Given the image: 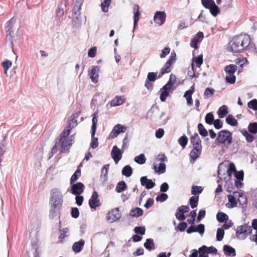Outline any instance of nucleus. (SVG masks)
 Instances as JSON below:
<instances>
[{
	"mask_svg": "<svg viewBox=\"0 0 257 257\" xmlns=\"http://www.w3.org/2000/svg\"><path fill=\"white\" fill-rule=\"evenodd\" d=\"M63 203V197L59 189L55 188L50 191V198L49 205V217L50 219H54L58 215L60 214L61 210Z\"/></svg>",
	"mask_w": 257,
	"mask_h": 257,
	"instance_id": "nucleus-1",
	"label": "nucleus"
},
{
	"mask_svg": "<svg viewBox=\"0 0 257 257\" xmlns=\"http://www.w3.org/2000/svg\"><path fill=\"white\" fill-rule=\"evenodd\" d=\"M232 142V134L231 132L227 130H223L220 131L217 135L215 140V144L217 146L223 144L226 148L228 147V145L231 144Z\"/></svg>",
	"mask_w": 257,
	"mask_h": 257,
	"instance_id": "nucleus-2",
	"label": "nucleus"
},
{
	"mask_svg": "<svg viewBox=\"0 0 257 257\" xmlns=\"http://www.w3.org/2000/svg\"><path fill=\"white\" fill-rule=\"evenodd\" d=\"M252 230L250 226L247 223L238 226L237 230L235 232L236 237L240 240L245 239L248 235L251 233Z\"/></svg>",
	"mask_w": 257,
	"mask_h": 257,
	"instance_id": "nucleus-3",
	"label": "nucleus"
},
{
	"mask_svg": "<svg viewBox=\"0 0 257 257\" xmlns=\"http://www.w3.org/2000/svg\"><path fill=\"white\" fill-rule=\"evenodd\" d=\"M85 188L84 185L80 182L70 184V188L68 189L67 192L74 195H81Z\"/></svg>",
	"mask_w": 257,
	"mask_h": 257,
	"instance_id": "nucleus-4",
	"label": "nucleus"
},
{
	"mask_svg": "<svg viewBox=\"0 0 257 257\" xmlns=\"http://www.w3.org/2000/svg\"><path fill=\"white\" fill-rule=\"evenodd\" d=\"M228 49L233 53H241L244 52L243 48L239 45V41L237 36H234L228 43Z\"/></svg>",
	"mask_w": 257,
	"mask_h": 257,
	"instance_id": "nucleus-5",
	"label": "nucleus"
},
{
	"mask_svg": "<svg viewBox=\"0 0 257 257\" xmlns=\"http://www.w3.org/2000/svg\"><path fill=\"white\" fill-rule=\"evenodd\" d=\"M121 217V213L119 212V207L109 211L106 215V219L109 222L112 223L117 221Z\"/></svg>",
	"mask_w": 257,
	"mask_h": 257,
	"instance_id": "nucleus-6",
	"label": "nucleus"
},
{
	"mask_svg": "<svg viewBox=\"0 0 257 257\" xmlns=\"http://www.w3.org/2000/svg\"><path fill=\"white\" fill-rule=\"evenodd\" d=\"M127 127L124 126L120 124L115 125L108 136V139H114L121 133H125L126 131Z\"/></svg>",
	"mask_w": 257,
	"mask_h": 257,
	"instance_id": "nucleus-7",
	"label": "nucleus"
},
{
	"mask_svg": "<svg viewBox=\"0 0 257 257\" xmlns=\"http://www.w3.org/2000/svg\"><path fill=\"white\" fill-rule=\"evenodd\" d=\"M238 40L239 41V45L243 48V51H245L248 48L250 44V38L247 34H240L237 35Z\"/></svg>",
	"mask_w": 257,
	"mask_h": 257,
	"instance_id": "nucleus-8",
	"label": "nucleus"
},
{
	"mask_svg": "<svg viewBox=\"0 0 257 257\" xmlns=\"http://www.w3.org/2000/svg\"><path fill=\"white\" fill-rule=\"evenodd\" d=\"M175 89L167 84H165L160 89V99L162 102H165L167 98L170 95V92H173Z\"/></svg>",
	"mask_w": 257,
	"mask_h": 257,
	"instance_id": "nucleus-9",
	"label": "nucleus"
},
{
	"mask_svg": "<svg viewBox=\"0 0 257 257\" xmlns=\"http://www.w3.org/2000/svg\"><path fill=\"white\" fill-rule=\"evenodd\" d=\"M157 74H158L157 72H152L148 73L147 77L145 82V86L148 90H152L153 89L152 82H155L157 79Z\"/></svg>",
	"mask_w": 257,
	"mask_h": 257,
	"instance_id": "nucleus-10",
	"label": "nucleus"
},
{
	"mask_svg": "<svg viewBox=\"0 0 257 257\" xmlns=\"http://www.w3.org/2000/svg\"><path fill=\"white\" fill-rule=\"evenodd\" d=\"M124 151L119 149L117 146L114 145L111 151V157L113 159L115 164H117L121 159L122 155Z\"/></svg>",
	"mask_w": 257,
	"mask_h": 257,
	"instance_id": "nucleus-11",
	"label": "nucleus"
},
{
	"mask_svg": "<svg viewBox=\"0 0 257 257\" xmlns=\"http://www.w3.org/2000/svg\"><path fill=\"white\" fill-rule=\"evenodd\" d=\"M205 231V225L204 224L200 223L197 225L194 224L191 225L186 230L188 234H191L193 232H198L201 235H202Z\"/></svg>",
	"mask_w": 257,
	"mask_h": 257,
	"instance_id": "nucleus-12",
	"label": "nucleus"
},
{
	"mask_svg": "<svg viewBox=\"0 0 257 257\" xmlns=\"http://www.w3.org/2000/svg\"><path fill=\"white\" fill-rule=\"evenodd\" d=\"M88 204L91 209H95L100 205L98 194L96 191L92 192L91 198L89 199Z\"/></svg>",
	"mask_w": 257,
	"mask_h": 257,
	"instance_id": "nucleus-13",
	"label": "nucleus"
},
{
	"mask_svg": "<svg viewBox=\"0 0 257 257\" xmlns=\"http://www.w3.org/2000/svg\"><path fill=\"white\" fill-rule=\"evenodd\" d=\"M166 14L164 11H157L154 16V21L159 26L163 25L166 21Z\"/></svg>",
	"mask_w": 257,
	"mask_h": 257,
	"instance_id": "nucleus-14",
	"label": "nucleus"
},
{
	"mask_svg": "<svg viewBox=\"0 0 257 257\" xmlns=\"http://www.w3.org/2000/svg\"><path fill=\"white\" fill-rule=\"evenodd\" d=\"M100 66H93L91 70L88 71V74L92 82L96 83L98 82Z\"/></svg>",
	"mask_w": 257,
	"mask_h": 257,
	"instance_id": "nucleus-15",
	"label": "nucleus"
},
{
	"mask_svg": "<svg viewBox=\"0 0 257 257\" xmlns=\"http://www.w3.org/2000/svg\"><path fill=\"white\" fill-rule=\"evenodd\" d=\"M133 12H134V27L133 32H134L136 29V27L138 25V22L140 19V16L141 15V13L140 12V7L138 4H134L133 7Z\"/></svg>",
	"mask_w": 257,
	"mask_h": 257,
	"instance_id": "nucleus-16",
	"label": "nucleus"
},
{
	"mask_svg": "<svg viewBox=\"0 0 257 257\" xmlns=\"http://www.w3.org/2000/svg\"><path fill=\"white\" fill-rule=\"evenodd\" d=\"M190 143L192 144L193 148L202 149L201 145V140L197 133H195L193 135L191 136L190 138Z\"/></svg>",
	"mask_w": 257,
	"mask_h": 257,
	"instance_id": "nucleus-17",
	"label": "nucleus"
},
{
	"mask_svg": "<svg viewBox=\"0 0 257 257\" xmlns=\"http://www.w3.org/2000/svg\"><path fill=\"white\" fill-rule=\"evenodd\" d=\"M141 184L142 186H145V188L148 189H151L154 188L156 184L153 181L152 179H148L146 176H142L140 178Z\"/></svg>",
	"mask_w": 257,
	"mask_h": 257,
	"instance_id": "nucleus-18",
	"label": "nucleus"
},
{
	"mask_svg": "<svg viewBox=\"0 0 257 257\" xmlns=\"http://www.w3.org/2000/svg\"><path fill=\"white\" fill-rule=\"evenodd\" d=\"M85 245V240L83 239H80L79 241L75 242L72 246V250L75 253L80 252Z\"/></svg>",
	"mask_w": 257,
	"mask_h": 257,
	"instance_id": "nucleus-19",
	"label": "nucleus"
},
{
	"mask_svg": "<svg viewBox=\"0 0 257 257\" xmlns=\"http://www.w3.org/2000/svg\"><path fill=\"white\" fill-rule=\"evenodd\" d=\"M194 89L195 87L194 85H192L189 90L185 91L183 95L187 100V104L189 106L193 104L192 95L194 92Z\"/></svg>",
	"mask_w": 257,
	"mask_h": 257,
	"instance_id": "nucleus-20",
	"label": "nucleus"
},
{
	"mask_svg": "<svg viewBox=\"0 0 257 257\" xmlns=\"http://www.w3.org/2000/svg\"><path fill=\"white\" fill-rule=\"evenodd\" d=\"M202 152V149L193 148L189 153L190 162L194 163L199 157Z\"/></svg>",
	"mask_w": 257,
	"mask_h": 257,
	"instance_id": "nucleus-21",
	"label": "nucleus"
},
{
	"mask_svg": "<svg viewBox=\"0 0 257 257\" xmlns=\"http://www.w3.org/2000/svg\"><path fill=\"white\" fill-rule=\"evenodd\" d=\"M233 193L236 196L238 194V201L239 204L241 205L242 208H245L247 205V198L242 193H239L238 191H233Z\"/></svg>",
	"mask_w": 257,
	"mask_h": 257,
	"instance_id": "nucleus-22",
	"label": "nucleus"
},
{
	"mask_svg": "<svg viewBox=\"0 0 257 257\" xmlns=\"http://www.w3.org/2000/svg\"><path fill=\"white\" fill-rule=\"evenodd\" d=\"M98 114V110H97L92 114L91 134L93 136H95L96 131Z\"/></svg>",
	"mask_w": 257,
	"mask_h": 257,
	"instance_id": "nucleus-23",
	"label": "nucleus"
},
{
	"mask_svg": "<svg viewBox=\"0 0 257 257\" xmlns=\"http://www.w3.org/2000/svg\"><path fill=\"white\" fill-rule=\"evenodd\" d=\"M223 251L225 255L228 256H235L236 254L235 248L229 245H223Z\"/></svg>",
	"mask_w": 257,
	"mask_h": 257,
	"instance_id": "nucleus-24",
	"label": "nucleus"
},
{
	"mask_svg": "<svg viewBox=\"0 0 257 257\" xmlns=\"http://www.w3.org/2000/svg\"><path fill=\"white\" fill-rule=\"evenodd\" d=\"M109 168V165L105 164L103 166L101 170V175L100 176V179L103 180L102 183L104 185L108 181L107 174Z\"/></svg>",
	"mask_w": 257,
	"mask_h": 257,
	"instance_id": "nucleus-25",
	"label": "nucleus"
},
{
	"mask_svg": "<svg viewBox=\"0 0 257 257\" xmlns=\"http://www.w3.org/2000/svg\"><path fill=\"white\" fill-rule=\"evenodd\" d=\"M73 18L72 20V26L74 28L79 27L81 24V13H74L72 14Z\"/></svg>",
	"mask_w": 257,
	"mask_h": 257,
	"instance_id": "nucleus-26",
	"label": "nucleus"
},
{
	"mask_svg": "<svg viewBox=\"0 0 257 257\" xmlns=\"http://www.w3.org/2000/svg\"><path fill=\"white\" fill-rule=\"evenodd\" d=\"M125 98L124 96H116L111 101L112 106H117L124 103Z\"/></svg>",
	"mask_w": 257,
	"mask_h": 257,
	"instance_id": "nucleus-27",
	"label": "nucleus"
},
{
	"mask_svg": "<svg viewBox=\"0 0 257 257\" xmlns=\"http://www.w3.org/2000/svg\"><path fill=\"white\" fill-rule=\"evenodd\" d=\"M143 210L138 207H136L134 208H132L130 212L129 215L135 218H138L142 216L143 214Z\"/></svg>",
	"mask_w": 257,
	"mask_h": 257,
	"instance_id": "nucleus-28",
	"label": "nucleus"
},
{
	"mask_svg": "<svg viewBox=\"0 0 257 257\" xmlns=\"http://www.w3.org/2000/svg\"><path fill=\"white\" fill-rule=\"evenodd\" d=\"M153 169L156 173L162 174L166 172V166L164 163H160L159 167L157 166V164H154L153 165Z\"/></svg>",
	"mask_w": 257,
	"mask_h": 257,
	"instance_id": "nucleus-29",
	"label": "nucleus"
},
{
	"mask_svg": "<svg viewBox=\"0 0 257 257\" xmlns=\"http://www.w3.org/2000/svg\"><path fill=\"white\" fill-rule=\"evenodd\" d=\"M228 113V107L226 105L220 106L217 110V113L219 118L224 117Z\"/></svg>",
	"mask_w": 257,
	"mask_h": 257,
	"instance_id": "nucleus-30",
	"label": "nucleus"
},
{
	"mask_svg": "<svg viewBox=\"0 0 257 257\" xmlns=\"http://www.w3.org/2000/svg\"><path fill=\"white\" fill-rule=\"evenodd\" d=\"M145 248L149 251L154 250L155 249V244L154 240L152 238H147L144 243Z\"/></svg>",
	"mask_w": 257,
	"mask_h": 257,
	"instance_id": "nucleus-31",
	"label": "nucleus"
},
{
	"mask_svg": "<svg viewBox=\"0 0 257 257\" xmlns=\"http://www.w3.org/2000/svg\"><path fill=\"white\" fill-rule=\"evenodd\" d=\"M59 141L61 143L60 153H65L66 152H69L70 147L68 146L69 141L67 140V139L59 140Z\"/></svg>",
	"mask_w": 257,
	"mask_h": 257,
	"instance_id": "nucleus-32",
	"label": "nucleus"
},
{
	"mask_svg": "<svg viewBox=\"0 0 257 257\" xmlns=\"http://www.w3.org/2000/svg\"><path fill=\"white\" fill-rule=\"evenodd\" d=\"M237 67L233 64H229L226 65L224 70L226 74L228 75H234L235 72L236 71Z\"/></svg>",
	"mask_w": 257,
	"mask_h": 257,
	"instance_id": "nucleus-33",
	"label": "nucleus"
},
{
	"mask_svg": "<svg viewBox=\"0 0 257 257\" xmlns=\"http://www.w3.org/2000/svg\"><path fill=\"white\" fill-rule=\"evenodd\" d=\"M127 186L124 181H119L115 187V191L117 193H121L127 189Z\"/></svg>",
	"mask_w": 257,
	"mask_h": 257,
	"instance_id": "nucleus-34",
	"label": "nucleus"
},
{
	"mask_svg": "<svg viewBox=\"0 0 257 257\" xmlns=\"http://www.w3.org/2000/svg\"><path fill=\"white\" fill-rule=\"evenodd\" d=\"M216 219L220 223L226 222L228 220V216L223 212H218L216 214Z\"/></svg>",
	"mask_w": 257,
	"mask_h": 257,
	"instance_id": "nucleus-35",
	"label": "nucleus"
},
{
	"mask_svg": "<svg viewBox=\"0 0 257 257\" xmlns=\"http://www.w3.org/2000/svg\"><path fill=\"white\" fill-rule=\"evenodd\" d=\"M121 174L126 177H130L133 174V169L129 165H125L121 170Z\"/></svg>",
	"mask_w": 257,
	"mask_h": 257,
	"instance_id": "nucleus-36",
	"label": "nucleus"
},
{
	"mask_svg": "<svg viewBox=\"0 0 257 257\" xmlns=\"http://www.w3.org/2000/svg\"><path fill=\"white\" fill-rule=\"evenodd\" d=\"M225 121L228 124L232 126H235L238 124L237 120L232 114H228L226 117Z\"/></svg>",
	"mask_w": 257,
	"mask_h": 257,
	"instance_id": "nucleus-37",
	"label": "nucleus"
},
{
	"mask_svg": "<svg viewBox=\"0 0 257 257\" xmlns=\"http://www.w3.org/2000/svg\"><path fill=\"white\" fill-rule=\"evenodd\" d=\"M198 131L200 136L205 137L208 136V133L201 123H199L197 125Z\"/></svg>",
	"mask_w": 257,
	"mask_h": 257,
	"instance_id": "nucleus-38",
	"label": "nucleus"
},
{
	"mask_svg": "<svg viewBox=\"0 0 257 257\" xmlns=\"http://www.w3.org/2000/svg\"><path fill=\"white\" fill-rule=\"evenodd\" d=\"M235 195L229 194L227 195V198L228 199V202L230 203V204H228V208H233L235 207L237 205V200L234 196Z\"/></svg>",
	"mask_w": 257,
	"mask_h": 257,
	"instance_id": "nucleus-39",
	"label": "nucleus"
},
{
	"mask_svg": "<svg viewBox=\"0 0 257 257\" xmlns=\"http://www.w3.org/2000/svg\"><path fill=\"white\" fill-rule=\"evenodd\" d=\"M209 12L211 15L214 17H216L220 12V9L218 6L216 5L215 3L212 7H211L209 9Z\"/></svg>",
	"mask_w": 257,
	"mask_h": 257,
	"instance_id": "nucleus-40",
	"label": "nucleus"
},
{
	"mask_svg": "<svg viewBox=\"0 0 257 257\" xmlns=\"http://www.w3.org/2000/svg\"><path fill=\"white\" fill-rule=\"evenodd\" d=\"M60 224L61 221H60L59 222V231L61 232V234L59 236V240L60 242H62V240L65 238V234L68 232L69 229L68 227H65L61 229Z\"/></svg>",
	"mask_w": 257,
	"mask_h": 257,
	"instance_id": "nucleus-41",
	"label": "nucleus"
},
{
	"mask_svg": "<svg viewBox=\"0 0 257 257\" xmlns=\"http://www.w3.org/2000/svg\"><path fill=\"white\" fill-rule=\"evenodd\" d=\"M134 161L139 165H143L146 163V158L144 154H141L135 157Z\"/></svg>",
	"mask_w": 257,
	"mask_h": 257,
	"instance_id": "nucleus-42",
	"label": "nucleus"
},
{
	"mask_svg": "<svg viewBox=\"0 0 257 257\" xmlns=\"http://www.w3.org/2000/svg\"><path fill=\"white\" fill-rule=\"evenodd\" d=\"M215 120L212 112L207 113L205 116V121L209 125L213 124Z\"/></svg>",
	"mask_w": 257,
	"mask_h": 257,
	"instance_id": "nucleus-43",
	"label": "nucleus"
},
{
	"mask_svg": "<svg viewBox=\"0 0 257 257\" xmlns=\"http://www.w3.org/2000/svg\"><path fill=\"white\" fill-rule=\"evenodd\" d=\"M199 200V196H191L189 199V204L191 208L194 209L198 205Z\"/></svg>",
	"mask_w": 257,
	"mask_h": 257,
	"instance_id": "nucleus-44",
	"label": "nucleus"
},
{
	"mask_svg": "<svg viewBox=\"0 0 257 257\" xmlns=\"http://www.w3.org/2000/svg\"><path fill=\"white\" fill-rule=\"evenodd\" d=\"M208 249V246L203 245L198 249L199 256L198 257H208V253L206 251Z\"/></svg>",
	"mask_w": 257,
	"mask_h": 257,
	"instance_id": "nucleus-45",
	"label": "nucleus"
},
{
	"mask_svg": "<svg viewBox=\"0 0 257 257\" xmlns=\"http://www.w3.org/2000/svg\"><path fill=\"white\" fill-rule=\"evenodd\" d=\"M178 142L179 144L184 149L187 145L188 139L186 135H183L179 138Z\"/></svg>",
	"mask_w": 257,
	"mask_h": 257,
	"instance_id": "nucleus-46",
	"label": "nucleus"
},
{
	"mask_svg": "<svg viewBox=\"0 0 257 257\" xmlns=\"http://www.w3.org/2000/svg\"><path fill=\"white\" fill-rule=\"evenodd\" d=\"M247 61L246 58H237L235 60V62L236 64H237L239 65V68L238 70V73L241 72L242 70V68L243 67V66L244 65V61Z\"/></svg>",
	"mask_w": 257,
	"mask_h": 257,
	"instance_id": "nucleus-47",
	"label": "nucleus"
},
{
	"mask_svg": "<svg viewBox=\"0 0 257 257\" xmlns=\"http://www.w3.org/2000/svg\"><path fill=\"white\" fill-rule=\"evenodd\" d=\"M81 175V171L80 169H77L75 172L74 173V174L72 175L70 180V183L72 184L73 183H74L75 181H76L78 178Z\"/></svg>",
	"mask_w": 257,
	"mask_h": 257,
	"instance_id": "nucleus-48",
	"label": "nucleus"
},
{
	"mask_svg": "<svg viewBox=\"0 0 257 257\" xmlns=\"http://www.w3.org/2000/svg\"><path fill=\"white\" fill-rule=\"evenodd\" d=\"M248 132L253 134H257V122H253L249 123L248 126Z\"/></svg>",
	"mask_w": 257,
	"mask_h": 257,
	"instance_id": "nucleus-49",
	"label": "nucleus"
},
{
	"mask_svg": "<svg viewBox=\"0 0 257 257\" xmlns=\"http://www.w3.org/2000/svg\"><path fill=\"white\" fill-rule=\"evenodd\" d=\"M202 5L206 9L212 7L215 2L214 0H201Z\"/></svg>",
	"mask_w": 257,
	"mask_h": 257,
	"instance_id": "nucleus-50",
	"label": "nucleus"
},
{
	"mask_svg": "<svg viewBox=\"0 0 257 257\" xmlns=\"http://www.w3.org/2000/svg\"><path fill=\"white\" fill-rule=\"evenodd\" d=\"M193 62L196 63V67L199 68L203 62V55L200 54L197 57L193 58L192 62Z\"/></svg>",
	"mask_w": 257,
	"mask_h": 257,
	"instance_id": "nucleus-51",
	"label": "nucleus"
},
{
	"mask_svg": "<svg viewBox=\"0 0 257 257\" xmlns=\"http://www.w3.org/2000/svg\"><path fill=\"white\" fill-rule=\"evenodd\" d=\"M224 230L221 227L218 228L216 232V240L218 241H221L224 237Z\"/></svg>",
	"mask_w": 257,
	"mask_h": 257,
	"instance_id": "nucleus-52",
	"label": "nucleus"
},
{
	"mask_svg": "<svg viewBox=\"0 0 257 257\" xmlns=\"http://www.w3.org/2000/svg\"><path fill=\"white\" fill-rule=\"evenodd\" d=\"M189 216L191 217V218L187 219L188 223L190 225L194 224L196 217V210L191 211L190 212Z\"/></svg>",
	"mask_w": 257,
	"mask_h": 257,
	"instance_id": "nucleus-53",
	"label": "nucleus"
},
{
	"mask_svg": "<svg viewBox=\"0 0 257 257\" xmlns=\"http://www.w3.org/2000/svg\"><path fill=\"white\" fill-rule=\"evenodd\" d=\"M203 191V188L201 186L193 185L191 190V194L196 195L200 194Z\"/></svg>",
	"mask_w": 257,
	"mask_h": 257,
	"instance_id": "nucleus-54",
	"label": "nucleus"
},
{
	"mask_svg": "<svg viewBox=\"0 0 257 257\" xmlns=\"http://www.w3.org/2000/svg\"><path fill=\"white\" fill-rule=\"evenodd\" d=\"M224 180L226 182L225 186L226 187V191L229 193L233 192L235 188L232 184L228 183L229 179L227 177L225 176L224 177Z\"/></svg>",
	"mask_w": 257,
	"mask_h": 257,
	"instance_id": "nucleus-55",
	"label": "nucleus"
},
{
	"mask_svg": "<svg viewBox=\"0 0 257 257\" xmlns=\"http://www.w3.org/2000/svg\"><path fill=\"white\" fill-rule=\"evenodd\" d=\"M134 231L136 234L143 235L145 234L146 228L144 226H138L134 228Z\"/></svg>",
	"mask_w": 257,
	"mask_h": 257,
	"instance_id": "nucleus-56",
	"label": "nucleus"
},
{
	"mask_svg": "<svg viewBox=\"0 0 257 257\" xmlns=\"http://www.w3.org/2000/svg\"><path fill=\"white\" fill-rule=\"evenodd\" d=\"M111 2L108 0H104L101 3L100 6L102 12L106 13L108 11V7L110 5Z\"/></svg>",
	"mask_w": 257,
	"mask_h": 257,
	"instance_id": "nucleus-57",
	"label": "nucleus"
},
{
	"mask_svg": "<svg viewBox=\"0 0 257 257\" xmlns=\"http://www.w3.org/2000/svg\"><path fill=\"white\" fill-rule=\"evenodd\" d=\"M13 32H8L6 33V41L7 42H10L11 47L12 48V50L14 51V42L13 40V38L12 36V34Z\"/></svg>",
	"mask_w": 257,
	"mask_h": 257,
	"instance_id": "nucleus-58",
	"label": "nucleus"
},
{
	"mask_svg": "<svg viewBox=\"0 0 257 257\" xmlns=\"http://www.w3.org/2000/svg\"><path fill=\"white\" fill-rule=\"evenodd\" d=\"M176 60V54L174 50H173L171 53V55L169 56V59L167 60L166 62H167L168 64H170V65H172L175 62Z\"/></svg>",
	"mask_w": 257,
	"mask_h": 257,
	"instance_id": "nucleus-59",
	"label": "nucleus"
},
{
	"mask_svg": "<svg viewBox=\"0 0 257 257\" xmlns=\"http://www.w3.org/2000/svg\"><path fill=\"white\" fill-rule=\"evenodd\" d=\"M247 106L254 111H257V99L254 98L249 101L247 103Z\"/></svg>",
	"mask_w": 257,
	"mask_h": 257,
	"instance_id": "nucleus-60",
	"label": "nucleus"
},
{
	"mask_svg": "<svg viewBox=\"0 0 257 257\" xmlns=\"http://www.w3.org/2000/svg\"><path fill=\"white\" fill-rule=\"evenodd\" d=\"M215 90L210 87H207L204 92V95L205 98H208L210 97L213 94Z\"/></svg>",
	"mask_w": 257,
	"mask_h": 257,
	"instance_id": "nucleus-61",
	"label": "nucleus"
},
{
	"mask_svg": "<svg viewBox=\"0 0 257 257\" xmlns=\"http://www.w3.org/2000/svg\"><path fill=\"white\" fill-rule=\"evenodd\" d=\"M168 198V195L165 193H161L156 197L157 202H163Z\"/></svg>",
	"mask_w": 257,
	"mask_h": 257,
	"instance_id": "nucleus-62",
	"label": "nucleus"
},
{
	"mask_svg": "<svg viewBox=\"0 0 257 257\" xmlns=\"http://www.w3.org/2000/svg\"><path fill=\"white\" fill-rule=\"evenodd\" d=\"M176 81V77L173 74H171L170 75L169 79L168 82L166 83L167 85H169L173 88H176V86H174V83Z\"/></svg>",
	"mask_w": 257,
	"mask_h": 257,
	"instance_id": "nucleus-63",
	"label": "nucleus"
},
{
	"mask_svg": "<svg viewBox=\"0 0 257 257\" xmlns=\"http://www.w3.org/2000/svg\"><path fill=\"white\" fill-rule=\"evenodd\" d=\"M175 216L176 218L180 221L184 220L185 219L184 213L179 208L177 209Z\"/></svg>",
	"mask_w": 257,
	"mask_h": 257,
	"instance_id": "nucleus-64",
	"label": "nucleus"
}]
</instances>
